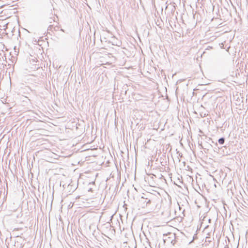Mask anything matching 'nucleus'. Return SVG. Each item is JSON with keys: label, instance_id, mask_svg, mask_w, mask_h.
Segmentation results:
<instances>
[{"label": "nucleus", "instance_id": "nucleus-1", "mask_svg": "<svg viewBox=\"0 0 248 248\" xmlns=\"http://www.w3.org/2000/svg\"><path fill=\"white\" fill-rule=\"evenodd\" d=\"M163 239L164 243L167 245L171 244L173 246L176 245L180 247L179 248H182V247L181 244L182 241L179 238L176 237L175 234L174 233L169 232L163 234Z\"/></svg>", "mask_w": 248, "mask_h": 248}, {"label": "nucleus", "instance_id": "nucleus-2", "mask_svg": "<svg viewBox=\"0 0 248 248\" xmlns=\"http://www.w3.org/2000/svg\"><path fill=\"white\" fill-rule=\"evenodd\" d=\"M23 242L22 239L21 237H18L15 242V244L12 248H22L24 246Z\"/></svg>", "mask_w": 248, "mask_h": 248}, {"label": "nucleus", "instance_id": "nucleus-5", "mask_svg": "<svg viewBox=\"0 0 248 248\" xmlns=\"http://www.w3.org/2000/svg\"><path fill=\"white\" fill-rule=\"evenodd\" d=\"M32 61H33V62H36V59L35 58L32 59Z\"/></svg>", "mask_w": 248, "mask_h": 248}, {"label": "nucleus", "instance_id": "nucleus-6", "mask_svg": "<svg viewBox=\"0 0 248 248\" xmlns=\"http://www.w3.org/2000/svg\"><path fill=\"white\" fill-rule=\"evenodd\" d=\"M150 202V200H149L147 202V203H149Z\"/></svg>", "mask_w": 248, "mask_h": 248}, {"label": "nucleus", "instance_id": "nucleus-7", "mask_svg": "<svg viewBox=\"0 0 248 248\" xmlns=\"http://www.w3.org/2000/svg\"><path fill=\"white\" fill-rule=\"evenodd\" d=\"M51 25H49V27H48V28H51Z\"/></svg>", "mask_w": 248, "mask_h": 248}, {"label": "nucleus", "instance_id": "nucleus-3", "mask_svg": "<svg viewBox=\"0 0 248 248\" xmlns=\"http://www.w3.org/2000/svg\"><path fill=\"white\" fill-rule=\"evenodd\" d=\"M218 142L220 144H223L225 142V138H221L218 139Z\"/></svg>", "mask_w": 248, "mask_h": 248}, {"label": "nucleus", "instance_id": "nucleus-4", "mask_svg": "<svg viewBox=\"0 0 248 248\" xmlns=\"http://www.w3.org/2000/svg\"><path fill=\"white\" fill-rule=\"evenodd\" d=\"M53 18H50V22L51 23L52 22V21H55V17L54 16Z\"/></svg>", "mask_w": 248, "mask_h": 248}]
</instances>
